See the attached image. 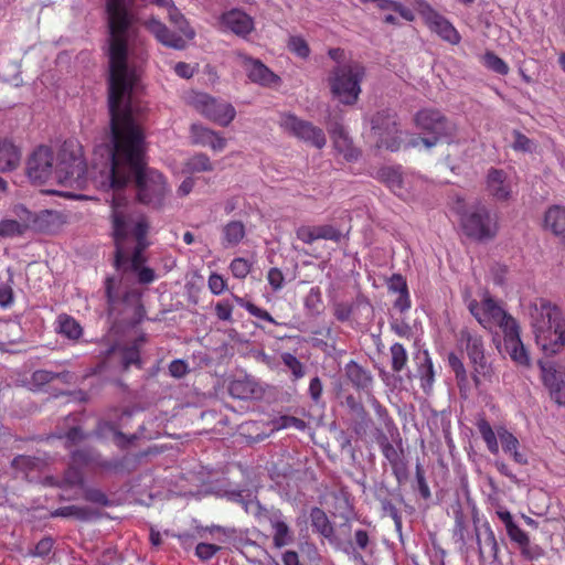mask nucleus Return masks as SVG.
Wrapping results in <instances>:
<instances>
[{
	"mask_svg": "<svg viewBox=\"0 0 565 565\" xmlns=\"http://www.w3.org/2000/svg\"><path fill=\"white\" fill-rule=\"evenodd\" d=\"M111 62L108 108L113 150L110 168L103 185L111 189L114 194H121V190L134 178L138 201L159 209L168 194L167 181L161 172L146 167L145 135L134 116L131 94H129L130 82L124 64L122 44L119 41L114 43Z\"/></svg>",
	"mask_w": 565,
	"mask_h": 565,
	"instance_id": "nucleus-1",
	"label": "nucleus"
},
{
	"mask_svg": "<svg viewBox=\"0 0 565 565\" xmlns=\"http://www.w3.org/2000/svg\"><path fill=\"white\" fill-rule=\"evenodd\" d=\"M468 309L486 329L500 328L504 335V347L510 358L520 365H529L530 358L520 338L518 321L508 313L491 296L486 295L481 302L471 300Z\"/></svg>",
	"mask_w": 565,
	"mask_h": 565,
	"instance_id": "nucleus-2",
	"label": "nucleus"
},
{
	"mask_svg": "<svg viewBox=\"0 0 565 565\" xmlns=\"http://www.w3.org/2000/svg\"><path fill=\"white\" fill-rule=\"evenodd\" d=\"M536 344L545 354L565 350V313L552 301L540 298L530 307Z\"/></svg>",
	"mask_w": 565,
	"mask_h": 565,
	"instance_id": "nucleus-3",
	"label": "nucleus"
},
{
	"mask_svg": "<svg viewBox=\"0 0 565 565\" xmlns=\"http://www.w3.org/2000/svg\"><path fill=\"white\" fill-rule=\"evenodd\" d=\"M128 200L122 194H113L111 199V223L113 236L116 245L114 266L116 269L122 268L127 262L122 244L131 234L137 244L149 243L147 234L149 223L145 216H140L132 225V218L129 213Z\"/></svg>",
	"mask_w": 565,
	"mask_h": 565,
	"instance_id": "nucleus-4",
	"label": "nucleus"
},
{
	"mask_svg": "<svg viewBox=\"0 0 565 565\" xmlns=\"http://www.w3.org/2000/svg\"><path fill=\"white\" fill-rule=\"evenodd\" d=\"M416 127L429 135L428 137H414L409 143L414 148L425 147L431 149L439 142L451 143L457 137V126L450 121L440 110L424 108L415 115Z\"/></svg>",
	"mask_w": 565,
	"mask_h": 565,
	"instance_id": "nucleus-5",
	"label": "nucleus"
},
{
	"mask_svg": "<svg viewBox=\"0 0 565 565\" xmlns=\"http://www.w3.org/2000/svg\"><path fill=\"white\" fill-rule=\"evenodd\" d=\"M54 169L57 183L83 188L87 182V166L81 145L73 140L64 141L54 156Z\"/></svg>",
	"mask_w": 565,
	"mask_h": 565,
	"instance_id": "nucleus-6",
	"label": "nucleus"
},
{
	"mask_svg": "<svg viewBox=\"0 0 565 565\" xmlns=\"http://www.w3.org/2000/svg\"><path fill=\"white\" fill-rule=\"evenodd\" d=\"M365 77V67L358 61L337 65L328 82L332 95L344 105H354L361 94V83Z\"/></svg>",
	"mask_w": 565,
	"mask_h": 565,
	"instance_id": "nucleus-7",
	"label": "nucleus"
},
{
	"mask_svg": "<svg viewBox=\"0 0 565 565\" xmlns=\"http://www.w3.org/2000/svg\"><path fill=\"white\" fill-rule=\"evenodd\" d=\"M169 22L179 31L172 32L168 26L156 18L143 22L145 28L153 34L158 42L174 50H184L186 41L195 36L194 29L190 25L183 13L174 6L168 11Z\"/></svg>",
	"mask_w": 565,
	"mask_h": 565,
	"instance_id": "nucleus-8",
	"label": "nucleus"
},
{
	"mask_svg": "<svg viewBox=\"0 0 565 565\" xmlns=\"http://www.w3.org/2000/svg\"><path fill=\"white\" fill-rule=\"evenodd\" d=\"M105 297L107 302V313L109 317L118 318L126 308H134V318L141 320L145 315V308L141 302V296L137 290H126L120 292L121 278L115 276L106 277L104 281Z\"/></svg>",
	"mask_w": 565,
	"mask_h": 565,
	"instance_id": "nucleus-9",
	"label": "nucleus"
},
{
	"mask_svg": "<svg viewBox=\"0 0 565 565\" xmlns=\"http://www.w3.org/2000/svg\"><path fill=\"white\" fill-rule=\"evenodd\" d=\"M476 426L486 443L488 450L492 455L499 454V439L503 451L511 456L516 463H527L526 457L519 451V439L505 427L500 426L497 428V431H494L490 423L484 417L478 418Z\"/></svg>",
	"mask_w": 565,
	"mask_h": 565,
	"instance_id": "nucleus-10",
	"label": "nucleus"
},
{
	"mask_svg": "<svg viewBox=\"0 0 565 565\" xmlns=\"http://www.w3.org/2000/svg\"><path fill=\"white\" fill-rule=\"evenodd\" d=\"M463 233L478 242L490 241L498 234V216L486 206H477L461 216Z\"/></svg>",
	"mask_w": 565,
	"mask_h": 565,
	"instance_id": "nucleus-11",
	"label": "nucleus"
},
{
	"mask_svg": "<svg viewBox=\"0 0 565 565\" xmlns=\"http://www.w3.org/2000/svg\"><path fill=\"white\" fill-rule=\"evenodd\" d=\"M17 218L26 222L28 232L38 234H54L64 224L63 214L53 210L32 212L23 205H17L13 210Z\"/></svg>",
	"mask_w": 565,
	"mask_h": 565,
	"instance_id": "nucleus-12",
	"label": "nucleus"
},
{
	"mask_svg": "<svg viewBox=\"0 0 565 565\" xmlns=\"http://www.w3.org/2000/svg\"><path fill=\"white\" fill-rule=\"evenodd\" d=\"M458 344L461 349L466 350L470 362L475 367L473 382L479 386V375L486 376L489 373L490 366L487 364L484 356V344L482 337L477 332L463 328L457 335Z\"/></svg>",
	"mask_w": 565,
	"mask_h": 565,
	"instance_id": "nucleus-13",
	"label": "nucleus"
},
{
	"mask_svg": "<svg viewBox=\"0 0 565 565\" xmlns=\"http://www.w3.org/2000/svg\"><path fill=\"white\" fill-rule=\"evenodd\" d=\"M191 104L201 115L222 127H227L236 116V110L230 103L218 102L204 93L195 94Z\"/></svg>",
	"mask_w": 565,
	"mask_h": 565,
	"instance_id": "nucleus-14",
	"label": "nucleus"
},
{
	"mask_svg": "<svg viewBox=\"0 0 565 565\" xmlns=\"http://www.w3.org/2000/svg\"><path fill=\"white\" fill-rule=\"evenodd\" d=\"M280 126L291 136L321 149L326 146L327 139L323 130L310 121L300 119L294 114L281 116Z\"/></svg>",
	"mask_w": 565,
	"mask_h": 565,
	"instance_id": "nucleus-15",
	"label": "nucleus"
},
{
	"mask_svg": "<svg viewBox=\"0 0 565 565\" xmlns=\"http://www.w3.org/2000/svg\"><path fill=\"white\" fill-rule=\"evenodd\" d=\"M372 132L376 137V147L391 151L399 149L398 127L395 116L388 110L376 113L371 120Z\"/></svg>",
	"mask_w": 565,
	"mask_h": 565,
	"instance_id": "nucleus-16",
	"label": "nucleus"
},
{
	"mask_svg": "<svg viewBox=\"0 0 565 565\" xmlns=\"http://www.w3.org/2000/svg\"><path fill=\"white\" fill-rule=\"evenodd\" d=\"M54 170V153L50 147H38L28 159L26 173L33 183L43 184L55 180Z\"/></svg>",
	"mask_w": 565,
	"mask_h": 565,
	"instance_id": "nucleus-17",
	"label": "nucleus"
},
{
	"mask_svg": "<svg viewBox=\"0 0 565 565\" xmlns=\"http://www.w3.org/2000/svg\"><path fill=\"white\" fill-rule=\"evenodd\" d=\"M380 180L398 198L404 201L415 196V184L419 180L409 174H403L399 168L385 167L379 171Z\"/></svg>",
	"mask_w": 565,
	"mask_h": 565,
	"instance_id": "nucleus-18",
	"label": "nucleus"
},
{
	"mask_svg": "<svg viewBox=\"0 0 565 565\" xmlns=\"http://www.w3.org/2000/svg\"><path fill=\"white\" fill-rule=\"evenodd\" d=\"M237 57L244 67L247 77L253 83L265 87L276 86L280 83V77L260 60L254 58L243 52H237Z\"/></svg>",
	"mask_w": 565,
	"mask_h": 565,
	"instance_id": "nucleus-19",
	"label": "nucleus"
},
{
	"mask_svg": "<svg viewBox=\"0 0 565 565\" xmlns=\"http://www.w3.org/2000/svg\"><path fill=\"white\" fill-rule=\"evenodd\" d=\"M422 15L428 28L433 32H436L443 40L450 44H458L460 42L461 36L456 28L429 4L423 7Z\"/></svg>",
	"mask_w": 565,
	"mask_h": 565,
	"instance_id": "nucleus-20",
	"label": "nucleus"
},
{
	"mask_svg": "<svg viewBox=\"0 0 565 565\" xmlns=\"http://www.w3.org/2000/svg\"><path fill=\"white\" fill-rule=\"evenodd\" d=\"M72 463L78 467H90L103 471L118 472L122 470L124 463L120 459H103L95 450L85 448L72 452Z\"/></svg>",
	"mask_w": 565,
	"mask_h": 565,
	"instance_id": "nucleus-21",
	"label": "nucleus"
},
{
	"mask_svg": "<svg viewBox=\"0 0 565 565\" xmlns=\"http://www.w3.org/2000/svg\"><path fill=\"white\" fill-rule=\"evenodd\" d=\"M296 236L305 244H312L318 239H326L339 243L342 234L333 225H301L296 230Z\"/></svg>",
	"mask_w": 565,
	"mask_h": 565,
	"instance_id": "nucleus-22",
	"label": "nucleus"
},
{
	"mask_svg": "<svg viewBox=\"0 0 565 565\" xmlns=\"http://www.w3.org/2000/svg\"><path fill=\"white\" fill-rule=\"evenodd\" d=\"M220 22L224 28L243 38L254 30L253 18L238 9L224 12L220 18Z\"/></svg>",
	"mask_w": 565,
	"mask_h": 565,
	"instance_id": "nucleus-23",
	"label": "nucleus"
},
{
	"mask_svg": "<svg viewBox=\"0 0 565 565\" xmlns=\"http://www.w3.org/2000/svg\"><path fill=\"white\" fill-rule=\"evenodd\" d=\"M190 134L194 145L210 147L213 151H222L226 147L225 138L201 124H192Z\"/></svg>",
	"mask_w": 565,
	"mask_h": 565,
	"instance_id": "nucleus-24",
	"label": "nucleus"
},
{
	"mask_svg": "<svg viewBox=\"0 0 565 565\" xmlns=\"http://www.w3.org/2000/svg\"><path fill=\"white\" fill-rule=\"evenodd\" d=\"M487 191L498 201H507L511 196V184L507 173L501 169L491 168L487 173Z\"/></svg>",
	"mask_w": 565,
	"mask_h": 565,
	"instance_id": "nucleus-25",
	"label": "nucleus"
},
{
	"mask_svg": "<svg viewBox=\"0 0 565 565\" xmlns=\"http://www.w3.org/2000/svg\"><path fill=\"white\" fill-rule=\"evenodd\" d=\"M330 135L334 149L342 154L348 162H353L359 159L361 151L353 145L352 139L342 125L335 124Z\"/></svg>",
	"mask_w": 565,
	"mask_h": 565,
	"instance_id": "nucleus-26",
	"label": "nucleus"
},
{
	"mask_svg": "<svg viewBox=\"0 0 565 565\" xmlns=\"http://www.w3.org/2000/svg\"><path fill=\"white\" fill-rule=\"evenodd\" d=\"M507 533L510 540L519 545L525 559L532 561L541 556V548L537 545H531L527 533L516 523L507 529Z\"/></svg>",
	"mask_w": 565,
	"mask_h": 565,
	"instance_id": "nucleus-27",
	"label": "nucleus"
},
{
	"mask_svg": "<svg viewBox=\"0 0 565 565\" xmlns=\"http://www.w3.org/2000/svg\"><path fill=\"white\" fill-rule=\"evenodd\" d=\"M21 149L8 138L0 139V172L12 171L21 161Z\"/></svg>",
	"mask_w": 565,
	"mask_h": 565,
	"instance_id": "nucleus-28",
	"label": "nucleus"
},
{
	"mask_svg": "<svg viewBox=\"0 0 565 565\" xmlns=\"http://www.w3.org/2000/svg\"><path fill=\"white\" fill-rule=\"evenodd\" d=\"M544 226L565 244V206L548 207L544 215Z\"/></svg>",
	"mask_w": 565,
	"mask_h": 565,
	"instance_id": "nucleus-29",
	"label": "nucleus"
},
{
	"mask_svg": "<svg viewBox=\"0 0 565 565\" xmlns=\"http://www.w3.org/2000/svg\"><path fill=\"white\" fill-rule=\"evenodd\" d=\"M543 381L545 385L550 386L551 395L555 402L565 406V372L545 369L542 366Z\"/></svg>",
	"mask_w": 565,
	"mask_h": 565,
	"instance_id": "nucleus-30",
	"label": "nucleus"
},
{
	"mask_svg": "<svg viewBox=\"0 0 565 565\" xmlns=\"http://www.w3.org/2000/svg\"><path fill=\"white\" fill-rule=\"evenodd\" d=\"M344 373L350 383L359 391L369 390L372 385L373 377L370 371L353 360L345 364Z\"/></svg>",
	"mask_w": 565,
	"mask_h": 565,
	"instance_id": "nucleus-31",
	"label": "nucleus"
},
{
	"mask_svg": "<svg viewBox=\"0 0 565 565\" xmlns=\"http://www.w3.org/2000/svg\"><path fill=\"white\" fill-rule=\"evenodd\" d=\"M115 354L119 356L124 370H128L130 365L141 367L140 351L136 344L130 347H119L114 344L105 352V360Z\"/></svg>",
	"mask_w": 565,
	"mask_h": 565,
	"instance_id": "nucleus-32",
	"label": "nucleus"
},
{
	"mask_svg": "<svg viewBox=\"0 0 565 565\" xmlns=\"http://www.w3.org/2000/svg\"><path fill=\"white\" fill-rule=\"evenodd\" d=\"M246 236V227L242 221H230L222 227V245L224 248L237 246Z\"/></svg>",
	"mask_w": 565,
	"mask_h": 565,
	"instance_id": "nucleus-33",
	"label": "nucleus"
},
{
	"mask_svg": "<svg viewBox=\"0 0 565 565\" xmlns=\"http://www.w3.org/2000/svg\"><path fill=\"white\" fill-rule=\"evenodd\" d=\"M484 530V547L481 545L480 535L477 534V543H478V550H479V561L482 563L486 559V548H488L489 558L492 559V562L499 561V545L495 539V534L493 530L491 529L489 523H486L483 526Z\"/></svg>",
	"mask_w": 565,
	"mask_h": 565,
	"instance_id": "nucleus-34",
	"label": "nucleus"
},
{
	"mask_svg": "<svg viewBox=\"0 0 565 565\" xmlns=\"http://www.w3.org/2000/svg\"><path fill=\"white\" fill-rule=\"evenodd\" d=\"M57 332L62 335L71 339L77 340L83 334V328L77 322V320L68 315H60L57 317Z\"/></svg>",
	"mask_w": 565,
	"mask_h": 565,
	"instance_id": "nucleus-35",
	"label": "nucleus"
},
{
	"mask_svg": "<svg viewBox=\"0 0 565 565\" xmlns=\"http://www.w3.org/2000/svg\"><path fill=\"white\" fill-rule=\"evenodd\" d=\"M95 515V512L87 507L66 505L55 509L51 512L52 518H74L79 521H88Z\"/></svg>",
	"mask_w": 565,
	"mask_h": 565,
	"instance_id": "nucleus-36",
	"label": "nucleus"
},
{
	"mask_svg": "<svg viewBox=\"0 0 565 565\" xmlns=\"http://www.w3.org/2000/svg\"><path fill=\"white\" fill-rule=\"evenodd\" d=\"M26 232V222L23 220L4 218L0 221V237L2 238L23 236Z\"/></svg>",
	"mask_w": 565,
	"mask_h": 565,
	"instance_id": "nucleus-37",
	"label": "nucleus"
},
{
	"mask_svg": "<svg viewBox=\"0 0 565 565\" xmlns=\"http://www.w3.org/2000/svg\"><path fill=\"white\" fill-rule=\"evenodd\" d=\"M233 298L236 301V303L238 306H241L242 308L246 309V311L250 316H253L255 318H258V319H262V320H265V321H267L269 323H273V324H276V326H280L281 324L267 310H265L263 308H259L255 303H253L250 301H247L244 298L238 297L236 295H234Z\"/></svg>",
	"mask_w": 565,
	"mask_h": 565,
	"instance_id": "nucleus-38",
	"label": "nucleus"
},
{
	"mask_svg": "<svg viewBox=\"0 0 565 565\" xmlns=\"http://www.w3.org/2000/svg\"><path fill=\"white\" fill-rule=\"evenodd\" d=\"M185 169L191 173L211 172L214 166L207 154L199 152L186 160Z\"/></svg>",
	"mask_w": 565,
	"mask_h": 565,
	"instance_id": "nucleus-39",
	"label": "nucleus"
},
{
	"mask_svg": "<svg viewBox=\"0 0 565 565\" xmlns=\"http://www.w3.org/2000/svg\"><path fill=\"white\" fill-rule=\"evenodd\" d=\"M312 526L324 537H330L333 534V527L324 513L319 508L312 509L310 513Z\"/></svg>",
	"mask_w": 565,
	"mask_h": 565,
	"instance_id": "nucleus-40",
	"label": "nucleus"
},
{
	"mask_svg": "<svg viewBox=\"0 0 565 565\" xmlns=\"http://www.w3.org/2000/svg\"><path fill=\"white\" fill-rule=\"evenodd\" d=\"M271 526L274 530L273 541L276 547H282L292 541V535L288 524L281 520H273Z\"/></svg>",
	"mask_w": 565,
	"mask_h": 565,
	"instance_id": "nucleus-41",
	"label": "nucleus"
},
{
	"mask_svg": "<svg viewBox=\"0 0 565 565\" xmlns=\"http://www.w3.org/2000/svg\"><path fill=\"white\" fill-rule=\"evenodd\" d=\"M200 540L212 541L221 545L227 539V532L220 525L198 526V535Z\"/></svg>",
	"mask_w": 565,
	"mask_h": 565,
	"instance_id": "nucleus-42",
	"label": "nucleus"
},
{
	"mask_svg": "<svg viewBox=\"0 0 565 565\" xmlns=\"http://www.w3.org/2000/svg\"><path fill=\"white\" fill-rule=\"evenodd\" d=\"M95 434L99 438H113L116 443L125 439V435L119 430L118 426L107 420H99Z\"/></svg>",
	"mask_w": 565,
	"mask_h": 565,
	"instance_id": "nucleus-43",
	"label": "nucleus"
},
{
	"mask_svg": "<svg viewBox=\"0 0 565 565\" xmlns=\"http://www.w3.org/2000/svg\"><path fill=\"white\" fill-rule=\"evenodd\" d=\"M390 352L392 359V370L396 373L402 372L408 362V354L405 347L402 343L396 342L391 345Z\"/></svg>",
	"mask_w": 565,
	"mask_h": 565,
	"instance_id": "nucleus-44",
	"label": "nucleus"
},
{
	"mask_svg": "<svg viewBox=\"0 0 565 565\" xmlns=\"http://www.w3.org/2000/svg\"><path fill=\"white\" fill-rule=\"evenodd\" d=\"M482 63L487 68L500 75H507L510 71L507 62L491 51H487L483 54Z\"/></svg>",
	"mask_w": 565,
	"mask_h": 565,
	"instance_id": "nucleus-45",
	"label": "nucleus"
},
{
	"mask_svg": "<svg viewBox=\"0 0 565 565\" xmlns=\"http://www.w3.org/2000/svg\"><path fill=\"white\" fill-rule=\"evenodd\" d=\"M58 487H83L84 486V476L82 470L76 465H71L64 472L63 479Z\"/></svg>",
	"mask_w": 565,
	"mask_h": 565,
	"instance_id": "nucleus-46",
	"label": "nucleus"
},
{
	"mask_svg": "<svg viewBox=\"0 0 565 565\" xmlns=\"http://www.w3.org/2000/svg\"><path fill=\"white\" fill-rule=\"evenodd\" d=\"M68 372L55 373L47 370H36L32 373L31 383L38 387H42L56 379H66Z\"/></svg>",
	"mask_w": 565,
	"mask_h": 565,
	"instance_id": "nucleus-47",
	"label": "nucleus"
},
{
	"mask_svg": "<svg viewBox=\"0 0 565 565\" xmlns=\"http://www.w3.org/2000/svg\"><path fill=\"white\" fill-rule=\"evenodd\" d=\"M254 391V384L248 380H235L230 384V393L241 399L252 397Z\"/></svg>",
	"mask_w": 565,
	"mask_h": 565,
	"instance_id": "nucleus-48",
	"label": "nucleus"
},
{
	"mask_svg": "<svg viewBox=\"0 0 565 565\" xmlns=\"http://www.w3.org/2000/svg\"><path fill=\"white\" fill-rule=\"evenodd\" d=\"M195 546V556L202 561H210L222 547L216 543H209L205 540H200Z\"/></svg>",
	"mask_w": 565,
	"mask_h": 565,
	"instance_id": "nucleus-49",
	"label": "nucleus"
},
{
	"mask_svg": "<svg viewBox=\"0 0 565 565\" xmlns=\"http://www.w3.org/2000/svg\"><path fill=\"white\" fill-rule=\"evenodd\" d=\"M230 270L237 279H245L252 270V263L244 257H236L230 263Z\"/></svg>",
	"mask_w": 565,
	"mask_h": 565,
	"instance_id": "nucleus-50",
	"label": "nucleus"
},
{
	"mask_svg": "<svg viewBox=\"0 0 565 565\" xmlns=\"http://www.w3.org/2000/svg\"><path fill=\"white\" fill-rule=\"evenodd\" d=\"M282 363L290 370L295 380H299L305 376L303 364L291 353L284 352L280 355Z\"/></svg>",
	"mask_w": 565,
	"mask_h": 565,
	"instance_id": "nucleus-51",
	"label": "nucleus"
},
{
	"mask_svg": "<svg viewBox=\"0 0 565 565\" xmlns=\"http://www.w3.org/2000/svg\"><path fill=\"white\" fill-rule=\"evenodd\" d=\"M287 46L290 52L301 58H307L310 54L309 45L301 36H290Z\"/></svg>",
	"mask_w": 565,
	"mask_h": 565,
	"instance_id": "nucleus-52",
	"label": "nucleus"
},
{
	"mask_svg": "<svg viewBox=\"0 0 565 565\" xmlns=\"http://www.w3.org/2000/svg\"><path fill=\"white\" fill-rule=\"evenodd\" d=\"M54 546V540L51 536L41 539L35 547L29 552V555L44 558L50 555Z\"/></svg>",
	"mask_w": 565,
	"mask_h": 565,
	"instance_id": "nucleus-53",
	"label": "nucleus"
},
{
	"mask_svg": "<svg viewBox=\"0 0 565 565\" xmlns=\"http://www.w3.org/2000/svg\"><path fill=\"white\" fill-rule=\"evenodd\" d=\"M207 286L213 295L220 296L227 289V281L222 275L212 273L209 276Z\"/></svg>",
	"mask_w": 565,
	"mask_h": 565,
	"instance_id": "nucleus-54",
	"label": "nucleus"
},
{
	"mask_svg": "<svg viewBox=\"0 0 565 565\" xmlns=\"http://www.w3.org/2000/svg\"><path fill=\"white\" fill-rule=\"evenodd\" d=\"M149 246V243L136 244L134 253L130 258V268L132 271L139 270L140 267L146 263L143 255L145 249Z\"/></svg>",
	"mask_w": 565,
	"mask_h": 565,
	"instance_id": "nucleus-55",
	"label": "nucleus"
},
{
	"mask_svg": "<svg viewBox=\"0 0 565 565\" xmlns=\"http://www.w3.org/2000/svg\"><path fill=\"white\" fill-rule=\"evenodd\" d=\"M277 427L279 429L294 427L298 430H305L307 427V424L301 418H298L295 416H289V415H284V416H280L279 419L277 420Z\"/></svg>",
	"mask_w": 565,
	"mask_h": 565,
	"instance_id": "nucleus-56",
	"label": "nucleus"
},
{
	"mask_svg": "<svg viewBox=\"0 0 565 565\" xmlns=\"http://www.w3.org/2000/svg\"><path fill=\"white\" fill-rule=\"evenodd\" d=\"M383 456L390 461V463L395 467L399 461V455L395 447L388 441V439L383 436L382 441L380 443Z\"/></svg>",
	"mask_w": 565,
	"mask_h": 565,
	"instance_id": "nucleus-57",
	"label": "nucleus"
},
{
	"mask_svg": "<svg viewBox=\"0 0 565 565\" xmlns=\"http://www.w3.org/2000/svg\"><path fill=\"white\" fill-rule=\"evenodd\" d=\"M435 379L434 365L429 358H426L425 363L422 366V386L424 390L431 387Z\"/></svg>",
	"mask_w": 565,
	"mask_h": 565,
	"instance_id": "nucleus-58",
	"label": "nucleus"
},
{
	"mask_svg": "<svg viewBox=\"0 0 565 565\" xmlns=\"http://www.w3.org/2000/svg\"><path fill=\"white\" fill-rule=\"evenodd\" d=\"M371 423H372V419H371L367 411H365L363 415L355 416L353 431L358 436H363L366 434L367 429L370 428Z\"/></svg>",
	"mask_w": 565,
	"mask_h": 565,
	"instance_id": "nucleus-59",
	"label": "nucleus"
},
{
	"mask_svg": "<svg viewBox=\"0 0 565 565\" xmlns=\"http://www.w3.org/2000/svg\"><path fill=\"white\" fill-rule=\"evenodd\" d=\"M267 280L274 291H278L284 286V274L279 268L273 267L267 273Z\"/></svg>",
	"mask_w": 565,
	"mask_h": 565,
	"instance_id": "nucleus-60",
	"label": "nucleus"
},
{
	"mask_svg": "<svg viewBox=\"0 0 565 565\" xmlns=\"http://www.w3.org/2000/svg\"><path fill=\"white\" fill-rule=\"evenodd\" d=\"M84 499L86 501L106 507L109 504L107 495L98 489L88 488L85 490Z\"/></svg>",
	"mask_w": 565,
	"mask_h": 565,
	"instance_id": "nucleus-61",
	"label": "nucleus"
},
{
	"mask_svg": "<svg viewBox=\"0 0 565 565\" xmlns=\"http://www.w3.org/2000/svg\"><path fill=\"white\" fill-rule=\"evenodd\" d=\"M215 315L222 321H232L233 306L227 300L218 301L215 305Z\"/></svg>",
	"mask_w": 565,
	"mask_h": 565,
	"instance_id": "nucleus-62",
	"label": "nucleus"
},
{
	"mask_svg": "<svg viewBox=\"0 0 565 565\" xmlns=\"http://www.w3.org/2000/svg\"><path fill=\"white\" fill-rule=\"evenodd\" d=\"M388 290L394 294L404 292L408 290L405 278L399 274H394L387 284Z\"/></svg>",
	"mask_w": 565,
	"mask_h": 565,
	"instance_id": "nucleus-63",
	"label": "nucleus"
},
{
	"mask_svg": "<svg viewBox=\"0 0 565 565\" xmlns=\"http://www.w3.org/2000/svg\"><path fill=\"white\" fill-rule=\"evenodd\" d=\"M189 372V367L185 361L183 360H173L169 364V373L171 376L175 379H181Z\"/></svg>",
	"mask_w": 565,
	"mask_h": 565,
	"instance_id": "nucleus-64",
	"label": "nucleus"
}]
</instances>
